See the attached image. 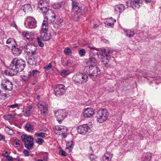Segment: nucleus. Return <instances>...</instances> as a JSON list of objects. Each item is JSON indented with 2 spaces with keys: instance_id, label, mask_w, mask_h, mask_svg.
<instances>
[{
  "instance_id": "nucleus-25",
  "label": "nucleus",
  "mask_w": 161,
  "mask_h": 161,
  "mask_svg": "<svg viewBox=\"0 0 161 161\" xmlns=\"http://www.w3.org/2000/svg\"><path fill=\"white\" fill-rule=\"evenodd\" d=\"M60 18H59L57 19L55 23L53 24V27L54 29L58 31V32H59L60 30Z\"/></svg>"
},
{
  "instance_id": "nucleus-22",
  "label": "nucleus",
  "mask_w": 161,
  "mask_h": 161,
  "mask_svg": "<svg viewBox=\"0 0 161 161\" xmlns=\"http://www.w3.org/2000/svg\"><path fill=\"white\" fill-rule=\"evenodd\" d=\"M21 10H23L25 13H28L32 10V8L30 4H26L21 8Z\"/></svg>"
},
{
  "instance_id": "nucleus-15",
  "label": "nucleus",
  "mask_w": 161,
  "mask_h": 161,
  "mask_svg": "<svg viewBox=\"0 0 161 161\" xmlns=\"http://www.w3.org/2000/svg\"><path fill=\"white\" fill-rule=\"evenodd\" d=\"M17 58H14L11 62L9 67L13 70L17 74L18 73L17 70Z\"/></svg>"
},
{
  "instance_id": "nucleus-60",
  "label": "nucleus",
  "mask_w": 161,
  "mask_h": 161,
  "mask_svg": "<svg viewBox=\"0 0 161 161\" xmlns=\"http://www.w3.org/2000/svg\"><path fill=\"white\" fill-rule=\"evenodd\" d=\"M70 62L68 60H66L65 62H63L62 63L64 66H68Z\"/></svg>"
},
{
  "instance_id": "nucleus-47",
  "label": "nucleus",
  "mask_w": 161,
  "mask_h": 161,
  "mask_svg": "<svg viewBox=\"0 0 161 161\" xmlns=\"http://www.w3.org/2000/svg\"><path fill=\"white\" fill-rule=\"evenodd\" d=\"M35 135L37 137H44L45 136V133L42 132L40 133H36L35 134Z\"/></svg>"
},
{
  "instance_id": "nucleus-58",
  "label": "nucleus",
  "mask_w": 161,
  "mask_h": 161,
  "mask_svg": "<svg viewBox=\"0 0 161 161\" xmlns=\"http://www.w3.org/2000/svg\"><path fill=\"white\" fill-rule=\"evenodd\" d=\"M52 67L51 64L49 63L48 65H47L44 67V69H46L47 70H49Z\"/></svg>"
},
{
  "instance_id": "nucleus-34",
  "label": "nucleus",
  "mask_w": 161,
  "mask_h": 161,
  "mask_svg": "<svg viewBox=\"0 0 161 161\" xmlns=\"http://www.w3.org/2000/svg\"><path fill=\"white\" fill-rule=\"evenodd\" d=\"M9 70H5V74L7 75L8 76H13L16 75V73L13 70H12V69L10 68L9 67L8 68Z\"/></svg>"
},
{
  "instance_id": "nucleus-56",
  "label": "nucleus",
  "mask_w": 161,
  "mask_h": 161,
  "mask_svg": "<svg viewBox=\"0 0 161 161\" xmlns=\"http://www.w3.org/2000/svg\"><path fill=\"white\" fill-rule=\"evenodd\" d=\"M48 26L45 25H42V32H46L47 31Z\"/></svg>"
},
{
  "instance_id": "nucleus-12",
  "label": "nucleus",
  "mask_w": 161,
  "mask_h": 161,
  "mask_svg": "<svg viewBox=\"0 0 161 161\" xmlns=\"http://www.w3.org/2000/svg\"><path fill=\"white\" fill-rule=\"evenodd\" d=\"M39 108L41 111V113L42 115L44 116L46 115V114L47 113V107L46 103L42 101H40L38 104Z\"/></svg>"
},
{
  "instance_id": "nucleus-14",
  "label": "nucleus",
  "mask_w": 161,
  "mask_h": 161,
  "mask_svg": "<svg viewBox=\"0 0 161 161\" xmlns=\"http://www.w3.org/2000/svg\"><path fill=\"white\" fill-rule=\"evenodd\" d=\"M94 114V111L92 108H87L84 110L83 115L85 118H90Z\"/></svg>"
},
{
  "instance_id": "nucleus-3",
  "label": "nucleus",
  "mask_w": 161,
  "mask_h": 161,
  "mask_svg": "<svg viewBox=\"0 0 161 161\" xmlns=\"http://www.w3.org/2000/svg\"><path fill=\"white\" fill-rule=\"evenodd\" d=\"M22 141L24 142L25 147L28 149H31L34 146L33 138L31 135H22L21 136Z\"/></svg>"
},
{
  "instance_id": "nucleus-51",
  "label": "nucleus",
  "mask_w": 161,
  "mask_h": 161,
  "mask_svg": "<svg viewBox=\"0 0 161 161\" xmlns=\"http://www.w3.org/2000/svg\"><path fill=\"white\" fill-rule=\"evenodd\" d=\"M79 53L80 56H84L86 54V51L84 49H82L79 51Z\"/></svg>"
},
{
  "instance_id": "nucleus-64",
  "label": "nucleus",
  "mask_w": 161,
  "mask_h": 161,
  "mask_svg": "<svg viewBox=\"0 0 161 161\" xmlns=\"http://www.w3.org/2000/svg\"><path fill=\"white\" fill-rule=\"evenodd\" d=\"M7 158L8 161H13V158L11 156H7Z\"/></svg>"
},
{
  "instance_id": "nucleus-48",
  "label": "nucleus",
  "mask_w": 161,
  "mask_h": 161,
  "mask_svg": "<svg viewBox=\"0 0 161 161\" xmlns=\"http://www.w3.org/2000/svg\"><path fill=\"white\" fill-rule=\"evenodd\" d=\"M106 54H103V53L98 52L97 53V54L98 56V57L99 58H101L103 59V58H104V57H105Z\"/></svg>"
},
{
  "instance_id": "nucleus-23",
  "label": "nucleus",
  "mask_w": 161,
  "mask_h": 161,
  "mask_svg": "<svg viewBox=\"0 0 161 161\" xmlns=\"http://www.w3.org/2000/svg\"><path fill=\"white\" fill-rule=\"evenodd\" d=\"M80 83L81 84L86 83L88 80V75L80 73Z\"/></svg>"
},
{
  "instance_id": "nucleus-19",
  "label": "nucleus",
  "mask_w": 161,
  "mask_h": 161,
  "mask_svg": "<svg viewBox=\"0 0 161 161\" xmlns=\"http://www.w3.org/2000/svg\"><path fill=\"white\" fill-rule=\"evenodd\" d=\"M22 35L30 41H31L34 39L33 34L30 33L27 31H24L22 32Z\"/></svg>"
},
{
  "instance_id": "nucleus-30",
  "label": "nucleus",
  "mask_w": 161,
  "mask_h": 161,
  "mask_svg": "<svg viewBox=\"0 0 161 161\" xmlns=\"http://www.w3.org/2000/svg\"><path fill=\"white\" fill-rule=\"evenodd\" d=\"M68 131V128L65 126H62L61 125V132L63 138H66L68 136V134L66 132Z\"/></svg>"
},
{
  "instance_id": "nucleus-54",
  "label": "nucleus",
  "mask_w": 161,
  "mask_h": 161,
  "mask_svg": "<svg viewBox=\"0 0 161 161\" xmlns=\"http://www.w3.org/2000/svg\"><path fill=\"white\" fill-rule=\"evenodd\" d=\"M12 114H10L4 116V118L6 120H9L12 118Z\"/></svg>"
},
{
  "instance_id": "nucleus-57",
  "label": "nucleus",
  "mask_w": 161,
  "mask_h": 161,
  "mask_svg": "<svg viewBox=\"0 0 161 161\" xmlns=\"http://www.w3.org/2000/svg\"><path fill=\"white\" fill-rule=\"evenodd\" d=\"M23 153L25 156H28L30 155L29 151L27 150H24L23 151Z\"/></svg>"
},
{
  "instance_id": "nucleus-41",
  "label": "nucleus",
  "mask_w": 161,
  "mask_h": 161,
  "mask_svg": "<svg viewBox=\"0 0 161 161\" xmlns=\"http://www.w3.org/2000/svg\"><path fill=\"white\" fill-rule=\"evenodd\" d=\"M54 114L56 117L57 119V120L58 121L59 123L60 122V110H57L56 112H54Z\"/></svg>"
},
{
  "instance_id": "nucleus-37",
  "label": "nucleus",
  "mask_w": 161,
  "mask_h": 161,
  "mask_svg": "<svg viewBox=\"0 0 161 161\" xmlns=\"http://www.w3.org/2000/svg\"><path fill=\"white\" fill-rule=\"evenodd\" d=\"M61 116L62 118L61 119V123H62L63 120L64 119L67 117V115L68 114V112L64 110H62V112H61Z\"/></svg>"
},
{
  "instance_id": "nucleus-26",
  "label": "nucleus",
  "mask_w": 161,
  "mask_h": 161,
  "mask_svg": "<svg viewBox=\"0 0 161 161\" xmlns=\"http://www.w3.org/2000/svg\"><path fill=\"white\" fill-rule=\"evenodd\" d=\"M80 78V73H79L74 75L72 77V79L75 83L81 84Z\"/></svg>"
},
{
  "instance_id": "nucleus-33",
  "label": "nucleus",
  "mask_w": 161,
  "mask_h": 161,
  "mask_svg": "<svg viewBox=\"0 0 161 161\" xmlns=\"http://www.w3.org/2000/svg\"><path fill=\"white\" fill-rule=\"evenodd\" d=\"M54 91L55 95L59 97L60 96V84H58L56 86V88H54Z\"/></svg>"
},
{
  "instance_id": "nucleus-45",
  "label": "nucleus",
  "mask_w": 161,
  "mask_h": 161,
  "mask_svg": "<svg viewBox=\"0 0 161 161\" xmlns=\"http://www.w3.org/2000/svg\"><path fill=\"white\" fill-rule=\"evenodd\" d=\"M53 7L55 9H59L60 8V3L59 2L55 3L53 5Z\"/></svg>"
},
{
  "instance_id": "nucleus-52",
  "label": "nucleus",
  "mask_w": 161,
  "mask_h": 161,
  "mask_svg": "<svg viewBox=\"0 0 161 161\" xmlns=\"http://www.w3.org/2000/svg\"><path fill=\"white\" fill-rule=\"evenodd\" d=\"M114 23L113 22H106L105 23V26H110L111 27L113 28L114 26Z\"/></svg>"
},
{
  "instance_id": "nucleus-7",
  "label": "nucleus",
  "mask_w": 161,
  "mask_h": 161,
  "mask_svg": "<svg viewBox=\"0 0 161 161\" xmlns=\"http://www.w3.org/2000/svg\"><path fill=\"white\" fill-rule=\"evenodd\" d=\"M49 4L47 0H39L38 3V8L39 12L43 13L49 9Z\"/></svg>"
},
{
  "instance_id": "nucleus-4",
  "label": "nucleus",
  "mask_w": 161,
  "mask_h": 161,
  "mask_svg": "<svg viewBox=\"0 0 161 161\" xmlns=\"http://www.w3.org/2000/svg\"><path fill=\"white\" fill-rule=\"evenodd\" d=\"M37 21L35 19L31 16L27 17L25 19V24L26 28L30 29H34L37 26Z\"/></svg>"
},
{
  "instance_id": "nucleus-21",
  "label": "nucleus",
  "mask_w": 161,
  "mask_h": 161,
  "mask_svg": "<svg viewBox=\"0 0 161 161\" xmlns=\"http://www.w3.org/2000/svg\"><path fill=\"white\" fill-rule=\"evenodd\" d=\"M6 44H8L7 45L8 47L10 48H12L14 46H15L16 44L15 41L12 38L8 39L6 41Z\"/></svg>"
},
{
  "instance_id": "nucleus-35",
  "label": "nucleus",
  "mask_w": 161,
  "mask_h": 161,
  "mask_svg": "<svg viewBox=\"0 0 161 161\" xmlns=\"http://www.w3.org/2000/svg\"><path fill=\"white\" fill-rule=\"evenodd\" d=\"M25 129L26 130L29 132L32 131L34 129V127L31 125L27 123L25 126Z\"/></svg>"
},
{
  "instance_id": "nucleus-18",
  "label": "nucleus",
  "mask_w": 161,
  "mask_h": 161,
  "mask_svg": "<svg viewBox=\"0 0 161 161\" xmlns=\"http://www.w3.org/2000/svg\"><path fill=\"white\" fill-rule=\"evenodd\" d=\"M114 10L116 13L118 14L119 12V13L122 12L125 9V6L124 5L120 4L116 5L114 7Z\"/></svg>"
},
{
  "instance_id": "nucleus-20",
  "label": "nucleus",
  "mask_w": 161,
  "mask_h": 161,
  "mask_svg": "<svg viewBox=\"0 0 161 161\" xmlns=\"http://www.w3.org/2000/svg\"><path fill=\"white\" fill-rule=\"evenodd\" d=\"M12 51L13 54L15 56H18L20 55L22 53V50L19 47L15 46H14L11 49Z\"/></svg>"
},
{
  "instance_id": "nucleus-6",
  "label": "nucleus",
  "mask_w": 161,
  "mask_h": 161,
  "mask_svg": "<svg viewBox=\"0 0 161 161\" xmlns=\"http://www.w3.org/2000/svg\"><path fill=\"white\" fill-rule=\"evenodd\" d=\"M79 4L78 2L75 1H73L72 3V13L75 14L74 17L78 18H79V17L78 15V14H83V13H82V7L79 6Z\"/></svg>"
},
{
  "instance_id": "nucleus-43",
  "label": "nucleus",
  "mask_w": 161,
  "mask_h": 161,
  "mask_svg": "<svg viewBox=\"0 0 161 161\" xmlns=\"http://www.w3.org/2000/svg\"><path fill=\"white\" fill-rule=\"evenodd\" d=\"M97 157L96 155L92 153L91 154L89 157V159L91 161H97Z\"/></svg>"
},
{
  "instance_id": "nucleus-10",
  "label": "nucleus",
  "mask_w": 161,
  "mask_h": 161,
  "mask_svg": "<svg viewBox=\"0 0 161 161\" xmlns=\"http://www.w3.org/2000/svg\"><path fill=\"white\" fill-rule=\"evenodd\" d=\"M24 48L25 51L30 55H33L36 53V47L33 44H27L24 46Z\"/></svg>"
},
{
  "instance_id": "nucleus-27",
  "label": "nucleus",
  "mask_w": 161,
  "mask_h": 161,
  "mask_svg": "<svg viewBox=\"0 0 161 161\" xmlns=\"http://www.w3.org/2000/svg\"><path fill=\"white\" fill-rule=\"evenodd\" d=\"M42 37L44 41H48L51 39V35L50 33L42 32L41 34Z\"/></svg>"
},
{
  "instance_id": "nucleus-32",
  "label": "nucleus",
  "mask_w": 161,
  "mask_h": 161,
  "mask_svg": "<svg viewBox=\"0 0 161 161\" xmlns=\"http://www.w3.org/2000/svg\"><path fill=\"white\" fill-rule=\"evenodd\" d=\"M32 109V107L31 106H29L27 107L25 110H23V113L24 115L26 117L29 116L30 115V112Z\"/></svg>"
},
{
  "instance_id": "nucleus-46",
  "label": "nucleus",
  "mask_w": 161,
  "mask_h": 161,
  "mask_svg": "<svg viewBox=\"0 0 161 161\" xmlns=\"http://www.w3.org/2000/svg\"><path fill=\"white\" fill-rule=\"evenodd\" d=\"M8 94L6 93H3L0 91V100L2 99H5L8 97Z\"/></svg>"
},
{
  "instance_id": "nucleus-13",
  "label": "nucleus",
  "mask_w": 161,
  "mask_h": 161,
  "mask_svg": "<svg viewBox=\"0 0 161 161\" xmlns=\"http://www.w3.org/2000/svg\"><path fill=\"white\" fill-rule=\"evenodd\" d=\"M17 70L18 72L22 71L24 69L26 64L25 61L21 59L17 58Z\"/></svg>"
},
{
  "instance_id": "nucleus-2",
  "label": "nucleus",
  "mask_w": 161,
  "mask_h": 161,
  "mask_svg": "<svg viewBox=\"0 0 161 161\" xmlns=\"http://www.w3.org/2000/svg\"><path fill=\"white\" fill-rule=\"evenodd\" d=\"M109 113L107 109H101L97 113L96 117L97 121L99 123H103L108 119L109 116Z\"/></svg>"
},
{
  "instance_id": "nucleus-31",
  "label": "nucleus",
  "mask_w": 161,
  "mask_h": 161,
  "mask_svg": "<svg viewBox=\"0 0 161 161\" xmlns=\"http://www.w3.org/2000/svg\"><path fill=\"white\" fill-rule=\"evenodd\" d=\"M152 158V153L149 152H147L143 157L142 161H150Z\"/></svg>"
},
{
  "instance_id": "nucleus-62",
  "label": "nucleus",
  "mask_w": 161,
  "mask_h": 161,
  "mask_svg": "<svg viewBox=\"0 0 161 161\" xmlns=\"http://www.w3.org/2000/svg\"><path fill=\"white\" fill-rule=\"evenodd\" d=\"M42 25H45L48 26V23L47 21L44 20L42 23Z\"/></svg>"
},
{
  "instance_id": "nucleus-36",
  "label": "nucleus",
  "mask_w": 161,
  "mask_h": 161,
  "mask_svg": "<svg viewBox=\"0 0 161 161\" xmlns=\"http://www.w3.org/2000/svg\"><path fill=\"white\" fill-rule=\"evenodd\" d=\"M54 132L58 135H60V125L55 126L53 128Z\"/></svg>"
},
{
  "instance_id": "nucleus-61",
  "label": "nucleus",
  "mask_w": 161,
  "mask_h": 161,
  "mask_svg": "<svg viewBox=\"0 0 161 161\" xmlns=\"http://www.w3.org/2000/svg\"><path fill=\"white\" fill-rule=\"evenodd\" d=\"M107 156L109 155L108 156L110 157L111 158H112L113 157V155L112 154H111V153L109 152H107L106 153V155Z\"/></svg>"
},
{
  "instance_id": "nucleus-28",
  "label": "nucleus",
  "mask_w": 161,
  "mask_h": 161,
  "mask_svg": "<svg viewBox=\"0 0 161 161\" xmlns=\"http://www.w3.org/2000/svg\"><path fill=\"white\" fill-rule=\"evenodd\" d=\"M74 146V142L73 140L68 142L66 143V148L69 150V152H70L72 150Z\"/></svg>"
},
{
  "instance_id": "nucleus-59",
  "label": "nucleus",
  "mask_w": 161,
  "mask_h": 161,
  "mask_svg": "<svg viewBox=\"0 0 161 161\" xmlns=\"http://www.w3.org/2000/svg\"><path fill=\"white\" fill-rule=\"evenodd\" d=\"M101 39H102V41H103V42L106 44H108L109 42V41L107 40L106 39L104 38V36H102L101 37Z\"/></svg>"
},
{
  "instance_id": "nucleus-55",
  "label": "nucleus",
  "mask_w": 161,
  "mask_h": 161,
  "mask_svg": "<svg viewBox=\"0 0 161 161\" xmlns=\"http://www.w3.org/2000/svg\"><path fill=\"white\" fill-rule=\"evenodd\" d=\"M107 54H111L113 53L114 51V50L112 49L110 47H107Z\"/></svg>"
},
{
  "instance_id": "nucleus-5",
  "label": "nucleus",
  "mask_w": 161,
  "mask_h": 161,
  "mask_svg": "<svg viewBox=\"0 0 161 161\" xmlns=\"http://www.w3.org/2000/svg\"><path fill=\"white\" fill-rule=\"evenodd\" d=\"M1 88L6 92L11 91L13 89V84L8 79L2 80L1 84Z\"/></svg>"
},
{
  "instance_id": "nucleus-40",
  "label": "nucleus",
  "mask_w": 161,
  "mask_h": 161,
  "mask_svg": "<svg viewBox=\"0 0 161 161\" xmlns=\"http://www.w3.org/2000/svg\"><path fill=\"white\" fill-rule=\"evenodd\" d=\"M69 70L68 69H64L61 71V75L63 77H64L67 75L69 74Z\"/></svg>"
},
{
  "instance_id": "nucleus-50",
  "label": "nucleus",
  "mask_w": 161,
  "mask_h": 161,
  "mask_svg": "<svg viewBox=\"0 0 161 161\" xmlns=\"http://www.w3.org/2000/svg\"><path fill=\"white\" fill-rule=\"evenodd\" d=\"M36 142L39 144H42L44 142V140L41 138H37L36 139Z\"/></svg>"
},
{
  "instance_id": "nucleus-38",
  "label": "nucleus",
  "mask_w": 161,
  "mask_h": 161,
  "mask_svg": "<svg viewBox=\"0 0 161 161\" xmlns=\"http://www.w3.org/2000/svg\"><path fill=\"white\" fill-rule=\"evenodd\" d=\"M89 60L91 63L95 64V65H96L97 63V61L96 58L93 56H91L90 54L89 55Z\"/></svg>"
},
{
  "instance_id": "nucleus-11",
  "label": "nucleus",
  "mask_w": 161,
  "mask_h": 161,
  "mask_svg": "<svg viewBox=\"0 0 161 161\" xmlns=\"http://www.w3.org/2000/svg\"><path fill=\"white\" fill-rule=\"evenodd\" d=\"M140 3H141L139 0H128L126 2L127 6L131 7L134 9L140 8Z\"/></svg>"
},
{
  "instance_id": "nucleus-24",
  "label": "nucleus",
  "mask_w": 161,
  "mask_h": 161,
  "mask_svg": "<svg viewBox=\"0 0 161 161\" xmlns=\"http://www.w3.org/2000/svg\"><path fill=\"white\" fill-rule=\"evenodd\" d=\"M37 62V58L36 57L30 56L27 60V63L29 64L33 65L36 64Z\"/></svg>"
},
{
  "instance_id": "nucleus-44",
  "label": "nucleus",
  "mask_w": 161,
  "mask_h": 161,
  "mask_svg": "<svg viewBox=\"0 0 161 161\" xmlns=\"http://www.w3.org/2000/svg\"><path fill=\"white\" fill-rule=\"evenodd\" d=\"M67 89V88L64 85L61 84V95L64 94Z\"/></svg>"
},
{
  "instance_id": "nucleus-9",
  "label": "nucleus",
  "mask_w": 161,
  "mask_h": 161,
  "mask_svg": "<svg viewBox=\"0 0 161 161\" xmlns=\"http://www.w3.org/2000/svg\"><path fill=\"white\" fill-rule=\"evenodd\" d=\"M78 133L82 135H85L87 133H89L91 131L90 128L88 126L87 124L80 125L77 128Z\"/></svg>"
},
{
  "instance_id": "nucleus-53",
  "label": "nucleus",
  "mask_w": 161,
  "mask_h": 161,
  "mask_svg": "<svg viewBox=\"0 0 161 161\" xmlns=\"http://www.w3.org/2000/svg\"><path fill=\"white\" fill-rule=\"evenodd\" d=\"M19 105L18 103H16L14 104L9 105L8 106V107L9 108H17L19 106Z\"/></svg>"
},
{
  "instance_id": "nucleus-8",
  "label": "nucleus",
  "mask_w": 161,
  "mask_h": 161,
  "mask_svg": "<svg viewBox=\"0 0 161 161\" xmlns=\"http://www.w3.org/2000/svg\"><path fill=\"white\" fill-rule=\"evenodd\" d=\"M44 15H45L46 19L50 23L54 22L56 15L54 12L49 8L42 13Z\"/></svg>"
},
{
  "instance_id": "nucleus-1",
  "label": "nucleus",
  "mask_w": 161,
  "mask_h": 161,
  "mask_svg": "<svg viewBox=\"0 0 161 161\" xmlns=\"http://www.w3.org/2000/svg\"><path fill=\"white\" fill-rule=\"evenodd\" d=\"M84 71L88 74L89 77L93 81L101 73L100 69L96 65L91 64L86 66Z\"/></svg>"
},
{
  "instance_id": "nucleus-49",
  "label": "nucleus",
  "mask_w": 161,
  "mask_h": 161,
  "mask_svg": "<svg viewBox=\"0 0 161 161\" xmlns=\"http://www.w3.org/2000/svg\"><path fill=\"white\" fill-rule=\"evenodd\" d=\"M36 39L37 41L39 46L41 47H43L44 44L42 42L41 40L38 37H37Z\"/></svg>"
},
{
  "instance_id": "nucleus-17",
  "label": "nucleus",
  "mask_w": 161,
  "mask_h": 161,
  "mask_svg": "<svg viewBox=\"0 0 161 161\" xmlns=\"http://www.w3.org/2000/svg\"><path fill=\"white\" fill-rule=\"evenodd\" d=\"M40 71L36 69H34L30 71L28 73V76L29 77L33 76L34 78L36 79L40 76Z\"/></svg>"
},
{
  "instance_id": "nucleus-29",
  "label": "nucleus",
  "mask_w": 161,
  "mask_h": 161,
  "mask_svg": "<svg viewBox=\"0 0 161 161\" xmlns=\"http://www.w3.org/2000/svg\"><path fill=\"white\" fill-rule=\"evenodd\" d=\"M124 31L126 34V36L129 38L133 37L135 34L134 31L131 30L125 29Z\"/></svg>"
},
{
  "instance_id": "nucleus-16",
  "label": "nucleus",
  "mask_w": 161,
  "mask_h": 161,
  "mask_svg": "<svg viewBox=\"0 0 161 161\" xmlns=\"http://www.w3.org/2000/svg\"><path fill=\"white\" fill-rule=\"evenodd\" d=\"M105 56V57L102 59V62L105 67L107 68L110 65L109 61L111 58V56L108 54H106Z\"/></svg>"
},
{
  "instance_id": "nucleus-39",
  "label": "nucleus",
  "mask_w": 161,
  "mask_h": 161,
  "mask_svg": "<svg viewBox=\"0 0 161 161\" xmlns=\"http://www.w3.org/2000/svg\"><path fill=\"white\" fill-rule=\"evenodd\" d=\"M64 52L66 55H70L72 53V51L70 48L69 47H66L64 50Z\"/></svg>"
},
{
  "instance_id": "nucleus-63",
  "label": "nucleus",
  "mask_w": 161,
  "mask_h": 161,
  "mask_svg": "<svg viewBox=\"0 0 161 161\" xmlns=\"http://www.w3.org/2000/svg\"><path fill=\"white\" fill-rule=\"evenodd\" d=\"M61 155H62L64 156H66V153L65 151L61 149Z\"/></svg>"
},
{
  "instance_id": "nucleus-42",
  "label": "nucleus",
  "mask_w": 161,
  "mask_h": 161,
  "mask_svg": "<svg viewBox=\"0 0 161 161\" xmlns=\"http://www.w3.org/2000/svg\"><path fill=\"white\" fill-rule=\"evenodd\" d=\"M111 158L110 157L105 155L103 157L102 159L103 161H111Z\"/></svg>"
}]
</instances>
